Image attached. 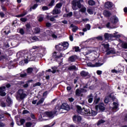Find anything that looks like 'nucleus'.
Returning a JSON list of instances; mask_svg holds the SVG:
<instances>
[{"instance_id": "nucleus-46", "label": "nucleus", "mask_w": 127, "mask_h": 127, "mask_svg": "<svg viewBox=\"0 0 127 127\" xmlns=\"http://www.w3.org/2000/svg\"><path fill=\"white\" fill-rule=\"evenodd\" d=\"M52 73H53V74H55V73H56V70H57V67H56V66H53L52 67Z\"/></svg>"}, {"instance_id": "nucleus-54", "label": "nucleus", "mask_w": 127, "mask_h": 127, "mask_svg": "<svg viewBox=\"0 0 127 127\" xmlns=\"http://www.w3.org/2000/svg\"><path fill=\"white\" fill-rule=\"evenodd\" d=\"M73 16V12H69L68 13L66 14V17H71V16Z\"/></svg>"}, {"instance_id": "nucleus-40", "label": "nucleus", "mask_w": 127, "mask_h": 127, "mask_svg": "<svg viewBox=\"0 0 127 127\" xmlns=\"http://www.w3.org/2000/svg\"><path fill=\"white\" fill-rule=\"evenodd\" d=\"M104 38L105 40H109V39H110V34L106 33L104 34Z\"/></svg>"}, {"instance_id": "nucleus-48", "label": "nucleus", "mask_w": 127, "mask_h": 127, "mask_svg": "<svg viewBox=\"0 0 127 127\" xmlns=\"http://www.w3.org/2000/svg\"><path fill=\"white\" fill-rule=\"evenodd\" d=\"M86 7H83L80 9L79 11L84 13V12H86Z\"/></svg>"}, {"instance_id": "nucleus-31", "label": "nucleus", "mask_w": 127, "mask_h": 127, "mask_svg": "<svg viewBox=\"0 0 127 127\" xmlns=\"http://www.w3.org/2000/svg\"><path fill=\"white\" fill-rule=\"evenodd\" d=\"M82 93V91L79 89H77L75 91V96L76 97H80L81 96V94Z\"/></svg>"}, {"instance_id": "nucleus-43", "label": "nucleus", "mask_w": 127, "mask_h": 127, "mask_svg": "<svg viewBox=\"0 0 127 127\" xmlns=\"http://www.w3.org/2000/svg\"><path fill=\"white\" fill-rule=\"evenodd\" d=\"M32 71H33L32 67H29L27 69V73H28V74H31V73H32Z\"/></svg>"}, {"instance_id": "nucleus-35", "label": "nucleus", "mask_w": 127, "mask_h": 127, "mask_svg": "<svg viewBox=\"0 0 127 127\" xmlns=\"http://www.w3.org/2000/svg\"><path fill=\"white\" fill-rule=\"evenodd\" d=\"M89 115L90 116H92V117H95V116L97 115V112L91 109L90 113H89Z\"/></svg>"}, {"instance_id": "nucleus-32", "label": "nucleus", "mask_w": 127, "mask_h": 127, "mask_svg": "<svg viewBox=\"0 0 127 127\" xmlns=\"http://www.w3.org/2000/svg\"><path fill=\"white\" fill-rule=\"evenodd\" d=\"M63 5V3L62 2H59L56 4L55 7L57 8H59V9H61V8L62 7V6Z\"/></svg>"}, {"instance_id": "nucleus-56", "label": "nucleus", "mask_w": 127, "mask_h": 127, "mask_svg": "<svg viewBox=\"0 0 127 127\" xmlns=\"http://www.w3.org/2000/svg\"><path fill=\"white\" fill-rule=\"evenodd\" d=\"M52 26V24H51V23H50V22H47L46 23V27H48V28L51 27Z\"/></svg>"}, {"instance_id": "nucleus-14", "label": "nucleus", "mask_w": 127, "mask_h": 127, "mask_svg": "<svg viewBox=\"0 0 127 127\" xmlns=\"http://www.w3.org/2000/svg\"><path fill=\"white\" fill-rule=\"evenodd\" d=\"M104 7L108 9L112 8V7H113V2L109 1L106 2L104 4Z\"/></svg>"}, {"instance_id": "nucleus-24", "label": "nucleus", "mask_w": 127, "mask_h": 127, "mask_svg": "<svg viewBox=\"0 0 127 127\" xmlns=\"http://www.w3.org/2000/svg\"><path fill=\"white\" fill-rule=\"evenodd\" d=\"M8 60V57L6 55L0 56V61H6Z\"/></svg>"}, {"instance_id": "nucleus-16", "label": "nucleus", "mask_w": 127, "mask_h": 127, "mask_svg": "<svg viewBox=\"0 0 127 127\" xmlns=\"http://www.w3.org/2000/svg\"><path fill=\"white\" fill-rule=\"evenodd\" d=\"M114 107L112 108L113 112H118L119 111V104L117 102H113Z\"/></svg>"}, {"instance_id": "nucleus-42", "label": "nucleus", "mask_w": 127, "mask_h": 127, "mask_svg": "<svg viewBox=\"0 0 127 127\" xmlns=\"http://www.w3.org/2000/svg\"><path fill=\"white\" fill-rule=\"evenodd\" d=\"M121 46L122 48H124V49H127V43H122Z\"/></svg>"}, {"instance_id": "nucleus-23", "label": "nucleus", "mask_w": 127, "mask_h": 127, "mask_svg": "<svg viewBox=\"0 0 127 127\" xmlns=\"http://www.w3.org/2000/svg\"><path fill=\"white\" fill-rule=\"evenodd\" d=\"M80 74L81 77H87V76H90V75L89 74V72L85 70L81 71Z\"/></svg>"}, {"instance_id": "nucleus-60", "label": "nucleus", "mask_w": 127, "mask_h": 127, "mask_svg": "<svg viewBox=\"0 0 127 127\" xmlns=\"http://www.w3.org/2000/svg\"><path fill=\"white\" fill-rule=\"evenodd\" d=\"M85 27H86L87 30H90V29H91V25L90 24H87L85 26Z\"/></svg>"}, {"instance_id": "nucleus-1", "label": "nucleus", "mask_w": 127, "mask_h": 127, "mask_svg": "<svg viewBox=\"0 0 127 127\" xmlns=\"http://www.w3.org/2000/svg\"><path fill=\"white\" fill-rule=\"evenodd\" d=\"M81 2H84V0H73L71 1L72 8L73 10H77V8L76 6H77L78 8L82 7Z\"/></svg>"}, {"instance_id": "nucleus-51", "label": "nucleus", "mask_w": 127, "mask_h": 127, "mask_svg": "<svg viewBox=\"0 0 127 127\" xmlns=\"http://www.w3.org/2000/svg\"><path fill=\"white\" fill-rule=\"evenodd\" d=\"M1 8L3 11H7V9L6 8V7H5V6H4V5L2 4L1 5Z\"/></svg>"}, {"instance_id": "nucleus-45", "label": "nucleus", "mask_w": 127, "mask_h": 127, "mask_svg": "<svg viewBox=\"0 0 127 127\" xmlns=\"http://www.w3.org/2000/svg\"><path fill=\"white\" fill-rule=\"evenodd\" d=\"M37 86H41V83H40V82H38L36 83H34L33 85V87L34 88H35V87H37Z\"/></svg>"}, {"instance_id": "nucleus-11", "label": "nucleus", "mask_w": 127, "mask_h": 127, "mask_svg": "<svg viewBox=\"0 0 127 127\" xmlns=\"http://www.w3.org/2000/svg\"><path fill=\"white\" fill-rule=\"evenodd\" d=\"M75 108L76 109V112L78 114H80V115H84L83 113V110H85V108H82V107L78 105H75Z\"/></svg>"}, {"instance_id": "nucleus-6", "label": "nucleus", "mask_w": 127, "mask_h": 127, "mask_svg": "<svg viewBox=\"0 0 127 127\" xmlns=\"http://www.w3.org/2000/svg\"><path fill=\"white\" fill-rule=\"evenodd\" d=\"M17 97L19 98L20 100H23L26 97V94L24 93L23 89H19L17 92Z\"/></svg>"}, {"instance_id": "nucleus-59", "label": "nucleus", "mask_w": 127, "mask_h": 127, "mask_svg": "<svg viewBox=\"0 0 127 127\" xmlns=\"http://www.w3.org/2000/svg\"><path fill=\"white\" fill-rule=\"evenodd\" d=\"M20 20H21V21H22V22H26V21H27V18H21L20 19Z\"/></svg>"}, {"instance_id": "nucleus-50", "label": "nucleus", "mask_w": 127, "mask_h": 127, "mask_svg": "<svg viewBox=\"0 0 127 127\" xmlns=\"http://www.w3.org/2000/svg\"><path fill=\"white\" fill-rule=\"evenodd\" d=\"M76 67L75 65H72L68 67V70H76Z\"/></svg>"}, {"instance_id": "nucleus-4", "label": "nucleus", "mask_w": 127, "mask_h": 127, "mask_svg": "<svg viewBox=\"0 0 127 127\" xmlns=\"http://www.w3.org/2000/svg\"><path fill=\"white\" fill-rule=\"evenodd\" d=\"M11 87V85L10 84L8 83L5 85V86L0 87V96L1 97H5L6 96V93H5V91L6 90V88H10Z\"/></svg>"}, {"instance_id": "nucleus-30", "label": "nucleus", "mask_w": 127, "mask_h": 127, "mask_svg": "<svg viewBox=\"0 0 127 127\" xmlns=\"http://www.w3.org/2000/svg\"><path fill=\"white\" fill-rule=\"evenodd\" d=\"M111 22L112 23H113V24H117V23L119 22V18H118V17H115L114 18H113L111 20Z\"/></svg>"}, {"instance_id": "nucleus-55", "label": "nucleus", "mask_w": 127, "mask_h": 127, "mask_svg": "<svg viewBox=\"0 0 127 127\" xmlns=\"http://www.w3.org/2000/svg\"><path fill=\"white\" fill-rule=\"evenodd\" d=\"M19 33H20L21 34V35H23L25 33L24 30H23V28H21L19 30Z\"/></svg>"}, {"instance_id": "nucleus-19", "label": "nucleus", "mask_w": 127, "mask_h": 127, "mask_svg": "<svg viewBox=\"0 0 127 127\" xmlns=\"http://www.w3.org/2000/svg\"><path fill=\"white\" fill-rule=\"evenodd\" d=\"M94 97L92 93L87 96L88 102L89 104L92 103L93 100H94Z\"/></svg>"}, {"instance_id": "nucleus-61", "label": "nucleus", "mask_w": 127, "mask_h": 127, "mask_svg": "<svg viewBox=\"0 0 127 127\" xmlns=\"http://www.w3.org/2000/svg\"><path fill=\"white\" fill-rule=\"evenodd\" d=\"M74 48L75 52H78V51H80V47L75 46L74 47Z\"/></svg>"}, {"instance_id": "nucleus-44", "label": "nucleus", "mask_w": 127, "mask_h": 127, "mask_svg": "<svg viewBox=\"0 0 127 127\" xmlns=\"http://www.w3.org/2000/svg\"><path fill=\"white\" fill-rule=\"evenodd\" d=\"M17 61H18V59H16L14 60L13 61H10V63H12V64H18Z\"/></svg>"}, {"instance_id": "nucleus-28", "label": "nucleus", "mask_w": 127, "mask_h": 127, "mask_svg": "<svg viewBox=\"0 0 127 127\" xmlns=\"http://www.w3.org/2000/svg\"><path fill=\"white\" fill-rule=\"evenodd\" d=\"M106 52L107 55H110V54H116V51H115V49L109 50L108 51Z\"/></svg>"}, {"instance_id": "nucleus-37", "label": "nucleus", "mask_w": 127, "mask_h": 127, "mask_svg": "<svg viewBox=\"0 0 127 127\" xmlns=\"http://www.w3.org/2000/svg\"><path fill=\"white\" fill-rule=\"evenodd\" d=\"M43 103H44V99L43 98H42L37 103V106H39V105H40L41 104H43Z\"/></svg>"}, {"instance_id": "nucleus-26", "label": "nucleus", "mask_w": 127, "mask_h": 127, "mask_svg": "<svg viewBox=\"0 0 127 127\" xmlns=\"http://www.w3.org/2000/svg\"><path fill=\"white\" fill-rule=\"evenodd\" d=\"M88 67H101L103 64H87Z\"/></svg>"}, {"instance_id": "nucleus-58", "label": "nucleus", "mask_w": 127, "mask_h": 127, "mask_svg": "<svg viewBox=\"0 0 127 127\" xmlns=\"http://www.w3.org/2000/svg\"><path fill=\"white\" fill-rule=\"evenodd\" d=\"M0 105L2 108H5L6 107V104L4 102H1Z\"/></svg>"}, {"instance_id": "nucleus-20", "label": "nucleus", "mask_w": 127, "mask_h": 127, "mask_svg": "<svg viewBox=\"0 0 127 127\" xmlns=\"http://www.w3.org/2000/svg\"><path fill=\"white\" fill-rule=\"evenodd\" d=\"M101 98L98 97V96L96 95L94 97V101H93V105H97V104H99Z\"/></svg>"}, {"instance_id": "nucleus-15", "label": "nucleus", "mask_w": 127, "mask_h": 127, "mask_svg": "<svg viewBox=\"0 0 127 127\" xmlns=\"http://www.w3.org/2000/svg\"><path fill=\"white\" fill-rule=\"evenodd\" d=\"M32 49H37L36 51H34V52H40L41 50H43V47H42V46H34L32 47Z\"/></svg>"}, {"instance_id": "nucleus-36", "label": "nucleus", "mask_w": 127, "mask_h": 127, "mask_svg": "<svg viewBox=\"0 0 127 127\" xmlns=\"http://www.w3.org/2000/svg\"><path fill=\"white\" fill-rule=\"evenodd\" d=\"M103 47L106 50V52L107 51H109V50H110V49H111L110 48V45L109 44H103Z\"/></svg>"}, {"instance_id": "nucleus-62", "label": "nucleus", "mask_w": 127, "mask_h": 127, "mask_svg": "<svg viewBox=\"0 0 127 127\" xmlns=\"http://www.w3.org/2000/svg\"><path fill=\"white\" fill-rule=\"evenodd\" d=\"M4 13H3V12L2 11H1L0 12V17L1 18H3V17H4Z\"/></svg>"}, {"instance_id": "nucleus-34", "label": "nucleus", "mask_w": 127, "mask_h": 127, "mask_svg": "<svg viewBox=\"0 0 127 127\" xmlns=\"http://www.w3.org/2000/svg\"><path fill=\"white\" fill-rule=\"evenodd\" d=\"M83 110H84V114H85V115H86V116H90L89 114H90V113H91V109H85L84 108V109H83Z\"/></svg>"}, {"instance_id": "nucleus-22", "label": "nucleus", "mask_w": 127, "mask_h": 127, "mask_svg": "<svg viewBox=\"0 0 127 127\" xmlns=\"http://www.w3.org/2000/svg\"><path fill=\"white\" fill-rule=\"evenodd\" d=\"M61 44H62L63 47H64V50H66L69 47V43L68 42H64L63 43H61Z\"/></svg>"}, {"instance_id": "nucleus-5", "label": "nucleus", "mask_w": 127, "mask_h": 127, "mask_svg": "<svg viewBox=\"0 0 127 127\" xmlns=\"http://www.w3.org/2000/svg\"><path fill=\"white\" fill-rule=\"evenodd\" d=\"M56 109H57V107H56V110L54 111H46L45 112V115H46L48 118H49V119H53L55 117V115L58 113V111H57Z\"/></svg>"}, {"instance_id": "nucleus-18", "label": "nucleus", "mask_w": 127, "mask_h": 127, "mask_svg": "<svg viewBox=\"0 0 127 127\" xmlns=\"http://www.w3.org/2000/svg\"><path fill=\"white\" fill-rule=\"evenodd\" d=\"M60 13H61V9L55 7L53 10V14H59Z\"/></svg>"}, {"instance_id": "nucleus-21", "label": "nucleus", "mask_w": 127, "mask_h": 127, "mask_svg": "<svg viewBox=\"0 0 127 127\" xmlns=\"http://www.w3.org/2000/svg\"><path fill=\"white\" fill-rule=\"evenodd\" d=\"M103 13L105 17H110L112 15V13L106 10H104Z\"/></svg>"}, {"instance_id": "nucleus-33", "label": "nucleus", "mask_w": 127, "mask_h": 127, "mask_svg": "<svg viewBox=\"0 0 127 127\" xmlns=\"http://www.w3.org/2000/svg\"><path fill=\"white\" fill-rule=\"evenodd\" d=\"M55 5V0H52L50 3L48 4L49 7H52Z\"/></svg>"}, {"instance_id": "nucleus-57", "label": "nucleus", "mask_w": 127, "mask_h": 127, "mask_svg": "<svg viewBox=\"0 0 127 127\" xmlns=\"http://www.w3.org/2000/svg\"><path fill=\"white\" fill-rule=\"evenodd\" d=\"M96 39H97V40H100L101 41H103V40H104V39H103V37L102 36L97 37Z\"/></svg>"}, {"instance_id": "nucleus-63", "label": "nucleus", "mask_w": 127, "mask_h": 127, "mask_svg": "<svg viewBox=\"0 0 127 127\" xmlns=\"http://www.w3.org/2000/svg\"><path fill=\"white\" fill-rule=\"evenodd\" d=\"M42 8L43 10H48L49 9V8L47 6H44Z\"/></svg>"}, {"instance_id": "nucleus-13", "label": "nucleus", "mask_w": 127, "mask_h": 127, "mask_svg": "<svg viewBox=\"0 0 127 127\" xmlns=\"http://www.w3.org/2000/svg\"><path fill=\"white\" fill-rule=\"evenodd\" d=\"M76 60H78V57L76 55L71 56L68 59V62H75Z\"/></svg>"}, {"instance_id": "nucleus-2", "label": "nucleus", "mask_w": 127, "mask_h": 127, "mask_svg": "<svg viewBox=\"0 0 127 127\" xmlns=\"http://www.w3.org/2000/svg\"><path fill=\"white\" fill-rule=\"evenodd\" d=\"M53 57L55 58L56 62H58V64H62L63 60L61 59V57H63L62 53H60V54H58L57 52H54L53 54Z\"/></svg>"}, {"instance_id": "nucleus-52", "label": "nucleus", "mask_w": 127, "mask_h": 127, "mask_svg": "<svg viewBox=\"0 0 127 127\" xmlns=\"http://www.w3.org/2000/svg\"><path fill=\"white\" fill-rule=\"evenodd\" d=\"M94 64H104V63H99V60L98 59H95L94 60Z\"/></svg>"}, {"instance_id": "nucleus-38", "label": "nucleus", "mask_w": 127, "mask_h": 127, "mask_svg": "<svg viewBox=\"0 0 127 127\" xmlns=\"http://www.w3.org/2000/svg\"><path fill=\"white\" fill-rule=\"evenodd\" d=\"M88 4L91 6L95 5V4H96V2H95L94 0H89L88 1Z\"/></svg>"}, {"instance_id": "nucleus-12", "label": "nucleus", "mask_w": 127, "mask_h": 127, "mask_svg": "<svg viewBox=\"0 0 127 127\" xmlns=\"http://www.w3.org/2000/svg\"><path fill=\"white\" fill-rule=\"evenodd\" d=\"M104 104L103 103H100L98 105H96L95 109L96 110H100L101 112H104L105 111V107H104Z\"/></svg>"}, {"instance_id": "nucleus-41", "label": "nucleus", "mask_w": 127, "mask_h": 127, "mask_svg": "<svg viewBox=\"0 0 127 127\" xmlns=\"http://www.w3.org/2000/svg\"><path fill=\"white\" fill-rule=\"evenodd\" d=\"M41 29L39 27H36L35 28V33L36 34H38V33H40Z\"/></svg>"}, {"instance_id": "nucleus-53", "label": "nucleus", "mask_w": 127, "mask_h": 127, "mask_svg": "<svg viewBox=\"0 0 127 127\" xmlns=\"http://www.w3.org/2000/svg\"><path fill=\"white\" fill-rule=\"evenodd\" d=\"M38 6V4L35 3L31 7L32 9H36Z\"/></svg>"}, {"instance_id": "nucleus-10", "label": "nucleus", "mask_w": 127, "mask_h": 127, "mask_svg": "<svg viewBox=\"0 0 127 127\" xmlns=\"http://www.w3.org/2000/svg\"><path fill=\"white\" fill-rule=\"evenodd\" d=\"M16 56L19 59L23 58L24 59L23 60H24V59H26L27 54H24V52H19L17 53Z\"/></svg>"}, {"instance_id": "nucleus-49", "label": "nucleus", "mask_w": 127, "mask_h": 127, "mask_svg": "<svg viewBox=\"0 0 127 127\" xmlns=\"http://www.w3.org/2000/svg\"><path fill=\"white\" fill-rule=\"evenodd\" d=\"M87 11L89 14H94V12H93V10H92V9H87Z\"/></svg>"}, {"instance_id": "nucleus-25", "label": "nucleus", "mask_w": 127, "mask_h": 127, "mask_svg": "<svg viewBox=\"0 0 127 127\" xmlns=\"http://www.w3.org/2000/svg\"><path fill=\"white\" fill-rule=\"evenodd\" d=\"M6 101L8 104V107H9L10 105L12 104V100H11V98L9 96H7Z\"/></svg>"}, {"instance_id": "nucleus-39", "label": "nucleus", "mask_w": 127, "mask_h": 127, "mask_svg": "<svg viewBox=\"0 0 127 127\" xmlns=\"http://www.w3.org/2000/svg\"><path fill=\"white\" fill-rule=\"evenodd\" d=\"M106 123V121L103 119H101L97 123V126H100V125H102V124H105Z\"/></svg>"}, {"instance_id": "nucleus-9", "label": "nucleus", "mask_w": 127, "mask_h": 127, "mask_svg": "<svg viewBox=\"0 0 127 127\" xmlns=\"http://www.w3.org/2000/svg\"><path fill=\"white\" fill-rule=\"evenodd\" d=\"M55 48L57 51H59L60 53H57L58 54H60L61 51H64V48L63 47V45L61 43H59L58 45L55 46Z\"/></svg>"}, {"instance_id": "nucleus-27", "label": "nucleus", "mask_w": 127, "mask_h": 127, "mask_svg": "<svg viewBox=\"0 0 127 127\" xmlns=\"http://www.w3.org/2000/svg\"><path fill=\"white\" fill-rule=\"evenodd\" d=\"M70 27H72V28L71 29L72 32H76V31H77V30L78 29V28H78V27L74 25V24H71L70 25Z\"/></svg>"}, {"instance_id": "nucleus-8", "label": "nucleus", "mask_w": 127, "mask_h": 127, "mask_svg": "<svg viewBox=\"0 0 127 127\" xmlns=\"http://www.w3.org/2000/svg\"><path fill=\"white\" fill-rule=\"evenodd\" d=\"M72 121L74 124L79 125L82 121V117L79 115H74L72 117Z\"/></svg>"}, {"instance_id": "nucleus-29", "label": "nucleus", "mask_w": 127, "mask_h": 127, "mask_svg": "<svg viewBox=\"0 0 127 127\" xmlns=\"http://www.w3.org/2000/svg\"><path fill=\"white\" fill-rule=\"evenodd\" d=\"M36 52H34L33 53V54L35 56V58H41V54L39 52L36 53Z\"/></svg>"}, {"instance_id": "nucleus-3", "label": "nucleus", "mask_w": 127, "mask_h": 127, "mask_svg": "<svg viewBox=\"0 0 127 127\" xmlns=\"http://www.w3.org/2000/svg\"><path fill=\"white\" fill-rule=\"evenodd\" d=\"M35 56L34 55H30V54H27V56L24 60H21L19 63V64H23V62L25 63V64H27L28 62L30 61H34L35 60Z\"/></svg>"}, {"instance_id": "nucleus-47", "label": "nucleus", "mask_w": 127, "mask_h": 127, "mask_svg": "<svg viewBox=\"0 0 127 127\" xmlns=\"http://www.w3.org/2000/svg\"><path fill=\"white\" fill-rule=\"evenodd\" d=\"M25 123V119H21L20 120V123L21 126H23V125H24Z\"/></svg>"}, {"instance_id": "nucleus-64", "label": "nucleus", "mask_w": 127, "mask_h": 127, "mask_svg": "<svg viewBox=\"0 0 127 127\" xmlns=\"http://www.w3.org/2000/svg\"><path fill=\"white\" fill-rule=\"evenodd\" d=\"M24 84H25L24 81H19L18 82V85H19V86H21L22 87H23Z\"/></svg>"}, {"instance_id": "nucleus-7", "label": "nucleus", "mask_w": 127, "mask_h": 127, "mask_svg": "<svg viewBox=\"0 0 127 127\" xmlns=\"http://www.w3.org/2000/svg\"><path fill=\"white\" fill-rule=\"evenodd\" d=\"M62 109L63 110H65V111H70V106L67 104V103H63L61 106L58 107L56 109L58 112H60V110Z\"/></svg>"}, {"instance_id": "nucleus-17", "label": "nucleus", "mask_w": 127, "mask_h": 127, "mask_svg": "<svg viewBox=\"0 0 127 127\" xmlns=\"http://www.w3.org/2000/svg\"><path fill=\"white\" fill-rule=\"evenodd\" d=\"M3 33H4L5 35H8L10 33V29L8 27H5L2 30Z\"/></svg>"}]
</instances>
